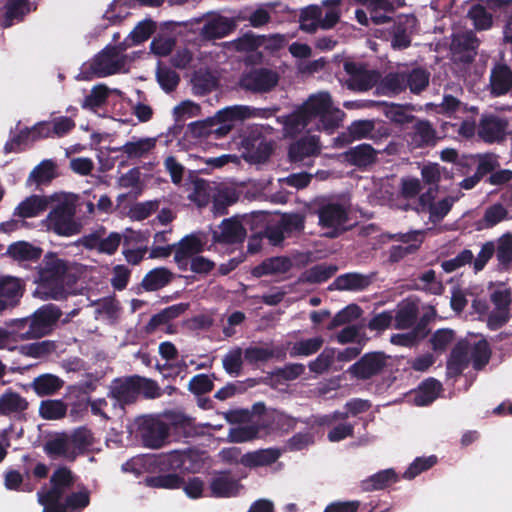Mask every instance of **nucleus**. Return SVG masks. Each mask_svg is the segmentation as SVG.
I'll use <instances>...</instances> for the list:
<instances>
[{"instance_id":"obj_60","label":"nucleus","mask_w":512,"mask_h":512,"mask_svg":"<svg viewBox=\"0 0 512 512\" xmlns=\"http://www.w3.org/2000/svg\"><path fill=\"white\" fill-rule=\"evenodd\" d=\"M435 139V131L426 121L417 122L414 126L413 142L416 146L430 144Z\"/></svg>"},{"instance_id":"obj_5","label":"nucleus","mask_w":512,"mask_h":512,"mask_svg":"<svg viewBox=\"0 0 512 512\" xmlns=\"http://www.w3.org/2000/svg\"><path fill=\"white\" fill-rule=\"evenodd\" d=\"M490 358V349L485 339L469 341L460 344L452 353L448 361L449 374H458L472 361L475 369H481Z\"/></svg>"},{"instance_id":"obj_22","label":"nucleus","mask_w":512,"mask_h":512,"mask_svg":"<svg viewBox=\"0 0 512 512\" xmlns=\"http://www.w3.org/2000/svg\"><path fill=\"white\" fill-rule=\"evenodd\" d=\"M209 489L214 497H233L239 494L242 486L229 474L219 473L212 478Z\"/></svg>"},{"instance_id":"obj_9","label":"nucleus","mask_w":512,"mask_h":512,"mask_svg":"<svg viewBox=\"0 0 512 512\" xmlns=\"http://www.w3.org/2000/svg\"><path fill=\"white\" fill-rule=\"evenodd\" d=\"M73 475L65 467L58 468L51 476V488L38 492V502L43 506V512H65L59 503L62 494L73 484Z\"/></svg>"},{"instance_id":"obj_50","label":"nucleus","mask_w":512,"mask_h":512,"mask_svg":"<svg viewBox=\"0 0 512 512\" xmlns=\"http://www.w3.org/2000/svg\"><path fill=\"white\" fill-rule=\"evenodd\" d=\"M396 481V473L392 469H386L363 481L362 485L364 490H378L395 483Z\"/></svg>"},{"instance_id":"obj_3","label":"nucleus","mask_w":512,"mask_h":512,"mask_svg":"<svg viewBox=\"0 0 512 512\" xmlns=\"http://www.w3.org/2000/svg\"><path fill=\"white\" fill-rule=\"evenodd\" d=\"M60 316L61 312L56 306L45 305L38 309L30 319H15L10 322V325L17 328L20 340L36 339L47 335Z\"/></svg>"},{"instance_id":"obj_29","label":"nucleus","mask_w":512,"mask_h":512,"mask_svg":"<svg viewBox=\"0 0 512 512\" xmlns=\"http://www.w3.org/2000/svg\"><path fill=\"white\" fill-rule=\"evenodd\" d=\"M156 142L154 137H133L118 150L129 159H138L147 156L155 148Z\"/></svg>"},{"instance_id":"obj_2","label":"nucleus","mask_w":512,"mask_h":512,"mask_svg":"<svg viewBox=\"0 0 512 512\" xmlns=\"http://www.w3.org/2000/svg\"><path fill=\"white\" fill-rule=\"evenodd\" d=\"M76 269L64 260L46 257L44 266L39 270V279L34 296L42 300L64 298L76 281Z\"/></svg>"},{"instance_id":"obj_46","label":"nucleus","mask_w":512,"mask_h":512,"mask_svg":"<svg viewBox=\"0 0 512 512\" xmlns=\"http://www.w3.org/2000/svg\"><path fill=\"white\" fill-rule=\"evenodd\" d=\"M138 389V382L134 380L117 381L114 383L111 389L112 395L119 400V404L123 408L124 404H127L134 400Z\"/></svg>"},{"instance_id":"obj_35","label":"nucleus","mask_w":512,"mask_h":512,"mask_svg":"<svg viewBox=\"0 0 512 512\" xmlns=\"http://www.w3.org/2000/svg\"><path fill=\"white\" fill-rule=\"evenodd\" d=\"M394 237L397 239V241L407 244V246L405 247L397 246L393 248L391 252V257L394 260H397L403 257L404 255L418 249V247L423 241V232L417 230L405 234H397Z\"/></svg>"},{"instance_id":"obj_21","label":"nucleus","mask_w":512,"mask_h":512,"mask_svg":"<svg viewBox=\"0 0 512 512\" xmlns=\"http://www.w3.org/2000/svg\"><path fill=\"white\" fill-rule=\"evenodd\" d=\"M321 151V145L317 136H306L294 142L289 148L290 159L301 162L308 157L316 156Z\"/></svg>"},{"instance_id":"obj_42","label":"nucleus","mask_w":512,"mask_h":512,"mask_svg":"<svg viewBox=\"0 0 512 512\" xmlns=\"http://www.w3.org/2000/svg\"><path fill=\"white\" fill-rule=\"evenodd\" d=\"M23 295V284L20 279L11 276H0V297L16 304Z\"/></svg>"},{"instance_id":"obj_61","label":"nucleus","mask_w":512,"mask_h":512,"mask_svg":"<svg viewBox=\"0 0 512 512\" xmlns=\"http://www.w3.org/2000/svg\"><path fill=\"white\" fill-rule=\"evenodd\" d=\"M201 114L200 106L190 100H185L173 109V115L177 122L197 117Z\"/></svg>"},{"instance_id":"obj_12","label":"nucleus","mask_w":512,"mask_h":512,"mask_svg":"<svg viewBox=\"0 0 512 512\" xmlns=\"http://www.w3.org/2000/svg\"><path fill=\"white\" fill-rule=\"evenodd\" d=\"M242 157L251 164L265 162L271 152L272 145L260 135L245 137L241 142Z\"/></svg>"},{"instance_id":"obj_52","label":"nucleus","mask_w":512,"mask_h":512,"mask_svg":"<svg viewBox=\"0 0 512 512\" xmlns=\"http://www.w3.org/2000/svg\"><path fill=\"white\" fill-rule=\"evenodd\" d=\"M109 92L108 87L103 84L94 86L83 100L82 108L95 111L106 102Z\"/></svg>"},{"instance_id":"obj_24","label":"nucleus","mask_w":512,"mask_h":512,"mask_svg":"<svg viewBox=\"0 0 512 512\" xmlns=\"http://www.w3.org/2000/svg\"><path fill=\"white\" fill-rule=\"evenodd\" d=\"M49 205V199L45 196L32 195L21 201L14 209L13 216L21 219L37 217L45 211Z\"/></svg>"},{"instance_id":"obj_38","label":"nucleus","mask_w":512,"mask_h":512,"mask_svg":"<svg viewBox=\"0 0 512 512\" xmlns=\"http://www.w3.org/2000/svg\"><path fill=\"white\" fill-rule=\"evenodd\" d=\"M441 391V384L435 379L424 381L414 394V403L417 406H426L432 403Z\"/></svg>"},{"instance_id":"obj_8","label":"nucleus","mask_w":512,"mask_h":512,"mask_svg":"<svg viewBox=\"0 0 512 512\" xmlns=\"http://www.w3.org/2000/svg\"><path fill=\"white\" fill-rule=\"evenodd\" d=\"M317 214L319 226L324 236L337 237L350 227L348 209L338 202L323 203Z\"/></svg>"},{"instance_id":"obj_36","label":"nucleus","mask_w":512,"mask_h":512,"mask_svg":"<svg viewBox=\"0 0 512 512\" xmlns=\"http://www.w3.org/2000/svg\"><path fill=\"white\" fill-rule=\"evenodd\" d=\"M28 401L20 394L11 390L0 396V415L22 413L28 408Z\"/></svg>"},{"instance_id":"obj_7","label":"nucleus","mask_w":512,"mask_h":512,"mask_svg":"<svg viewBox=\"0 0 512 512\" xmlns=\"http://www.w3.org/2000/svg\"><path fill=\"white\" fill-rule=\"evenodd\" d=\"M262 218V214L253 213L223 220L219 229L213 232V239L216 242L229 244L241 242L245 239L248 228L251 230L259 228Z\"/></svg>"},{"instance_id":"obj_39","label":"nucleus","mask_w":512,"mask_h":512,"mask_svg":"<svg viewBox=\"0 0 512 512\" xmlns=\"http://www.w3.org/2000/svg\"><path fill=\"white\" fill-rule=\"evenodd\" d=\"M45 451L52 457H64L67 459H74L76 457V450L73 449L69 436L56 437L45 445Z\"/></svg>"},{"instance_id":"obj_54","label":"nucleus","mask_w":512,"mask_h":512,"mask_svg":"<svg viewBox=\"0 0 512 512\" xmlns=\"http://www.w3.org/2000/svg\"><path fill=\"white\" fill-rule=\"evenodd\" d=\"M261 431L262 428L260 423L258 425H243L232 428L228 437L231 442H247L259 437Z\"/></svg>"},{"instance_id":"obj_41","label":"nucleus","mask_w":512,"mask_h":512,"mask_svg":"<svg viewBox=\"0 0 512 512\" xmlns=\"http://www.w3.org/2000/svg\"><path fill=\"white\" fill-rule=\"evenodd\" d=\"M52 130L51 121H41L31 128L22 130L17 137V141L18 143H22L26 141H37L44 138H54Z\"/></svg>"},{"instance_id":"obj_11","label":"nucleus","mask_w":512,"mask_h":512,"mask_svg":"<svg viewBox=\"0 0 512 512\" xmlns=\"http://www.w3.org/2000/svg\"><path fill=\"white\" fill-rule=\"evenodd\" d=\"M344 69L348 75L345 85L354 91H366L378 80V75L367 70L363 65L354 62H345Z\"/></svg>"},{"instance_id":"obj_64","label":"nucleus","mask_w":512,"mask_h":512,"mask_svg":"<svg viewBox=\"0 0 512 512\" xmlns=\"http://www.w3.org/2000/svg\"><path fill=\"white\" fill-rule=\"evenodd\" d=\"M469 18L477 29L485 30L492 25V16L481 5L473 6L469 11Z\"/></svg>"},{"instance_id":"obj_6","label":"nucleus","mask_w":512,"mask_h":512,"mask_svg":"<svg viewBox=\"0 0 512 512\" xmlns=\"http://www.w3.org/2000/svg\"><path fill=\"white\" fill-rule=\"evenodd\" d=\"M124 64L125 57L122 54V50L118 47H108L84 66V69L79 74V78L88 80L93 77H105L115 74L122 70Z\"/></svg>"},{"instance_id":"obj_57","label":"nucleus","mask_w":512,"mask_h":512,"mask_svg":"<svg viewBox=\"0 0 512 512\" xmlns=\"http://www.w3.org/2000/svg\"><path fill=\"white\" fill-rule=\"evenodd\" d=\"M322 345L323 339L321 337L300 340L294 343L290 353L292 356H309L317 352Z\"/></svg>"},{"instance_id":"obj_45","label":"nucleus","mask_w":512,"mask_h":512,"mask_svg":"<svg viewBox=\"0 0 512 512\" xmlns=\"http://www.w3.org/2000/svg\"><path fill=\"white\" fill-rule=\"evenodd\" d=\"M171 276L172 274L167 268H155L143 278L142 286L148 291L158 290L170 282Z\"/></svg>"},{"instance_id":"obj_31","label":"nucleus","mask_w":512,"mask_h":512,"mask_svg":"<svg viewBox=\"0 0 512 512\" xmlns=\"http://www.w3.org/2000/svg\"><path fill=\"white\" fill-rule=\"evenodd\" d=\"M91 411L94 415L101 416L104 419H110L114 416H120L122 407L112 393L107 398L92 400L89 402Z\"/></svg>"},{"instance_id":"obj_28","label":"nucleus","mask_w":512,"mask_h":512,"mask_svg":"<svg viewBox=\"0 0 512 512\" xmlns=\"http://www.w3.org/2000/svg\"><path fill=\"white\" fill-rule=\"evenodd\" d=\"M512 88V70L504 64L496 65L490 74L491 93L500 96Z\"/></svg>"},{"instance_id":"obj_34","label":"nucleus","mask_w":512,"mask_h":512,"mask_svg":"<svg viewBox=\"0 0 512 512\" xmlns=\"http://www.w3.org/2000/svg\"><path fill=\"white\" fill-rule=\"evenodd\" d=\"M291 260L287 257H273L263 261L252 270L255 277L275 275L287 272L291 268Z\"/></svg>"},{"instance_id":"obj_63","label":"nucleus","mask_w":512,"mask_h":512,"mask_svg":"<svg viewBox=\"0 0 512 512\" xmlns=\"http://www.w3.org/2000/svg\"><path fill=\"white\" fill-rule=\"evenodd\" d=\"M89 500V492L87 490H81L69 495L65 500V504H61V506L65 508V512L80 511L88 506Z\"/></svg>"},{"instance_id":"obj_33","label":"nucleus","mask_w":512,"mask_h":512,"mask_svg":"<svg viewBox=\"0 0 512 512\" xmlns=\"http://www.w3.org/2000/svg\"><path fill=\"white\" fill-rule=\"evenodd\" d=\"M42 250L26 241H17L9 245L7 254L15 261L27 262L40 258Z\"/></svg>"},{"instance_id":"obj_37","label":"nucleus","mask_w":512,"mask_h":512,"mask_svg":"<svg viewBox=\"0 0 512 512\" xmlns=\"http://www.w3.org/2000/svg\"><path fill=\"white\" fill-rule=\"evenodd\" d=\"M64 385L62 379L53 374H42L36 377L31 387L38 396H47L56 393Z\"/></svg>"},{"instance_id":"obj_15","label":"nucleus","mask_w":512,"mask_h":512,"mask_svg":"<svg viewBox=\"0 0 512 512\" xmlns=\"http://www.w3.org/2000/svg\"><path fill=\"white\" fill-rule=\"evenodd\" d=\"M277 82L276 72L268 69H255L242 76L240 85L253 92H266L272 89Z\"/></svg>"},{"instance_id":"obj_27","label":"nucleus","mask_w":512,"mask_h":512,"mask_svg":"<svg viewBox=\"0 0 512 512\" xmlns=\"http://www.w3.org/2000/svg\"><path fill=\"white\" fill-rule=\"evenodd\" d=\"M280 456L281 451L279 449L266 448L246 453L241 456L239 461L245 467L257 468L273 464Z\"/></svg>"},{"instance_id":"obj_47","label":"nucleus","mask_w":512,"mask_h":512,"mask_svg":"<svg viewBox=\"0 0 512 512\" xmlns=\"http://www.w3.org/2000/svg\"><path fill=\"white\" fill-rule=\"evenodd\" d=\"M417 306L413 302H403L398 306V310L395 315L396 329H407L410 328L416 319Z\"/></svg>"},{"instance_id":"obj_49","label":"nucleus","mask_w":512,"mask_h":512,"mask_svg":"<svg viewBox=\"0 0 512 512\" xmlns=\"http://www.w3.org/2000/svg\"><path fill=\"white\" fill-rule=\"evenodd\" d=\"M346 159L357 166H366L375 159L374 149L370 145H359L345 154Z\"/></svg>"},{"instance_id":"obj_59","label":"nucleus","mask_w":512,"mask_h":512,"mask_svg":"<svg viewBox=\"0 0 512 512\" xmlns=\"http://www.w3.org/2000/svg\"><path fill=\"white\" fill-rule=\"evenodd\" d=\"M56 176L55 164L50 160L42 161L33 169L30 179L37 184L49 182Z\"/></svg>"},{"instance_id":"obj_62","label":"nucleus","mask_w":512,"mask_h":512,"mask_svg":"<svg viewBox=\"0 0 512 512\" xmlns=\"http://www.w3.org/2000/svg\"><path fill=\"white\" fill-rule=\"evenodd\" d=\"M418 289L425 290L432 294H441L444 287L442 283L436 279L435 272L428 270L419 276L418 282L416 283Z\"/></svg>"},{"instance_id":"obj_43","label":"nucleus","mask_w":512,"mask_h":512,"mask_svg":"<svg viewBox=\"0 0 512 512\" xmlns=\"http://www.w3.org/2000/svg\"><path fill=\"white\" fill-rule=\"evenodd\" d=\"M30 8L25 0H9L3 12L1 25L3 27L11 26L15 21H19Z\"/></svg>"},{"instance_id":"obj_58","label":"nucleus","mask_w":512,"mask_h":512,"mask_svg":"<svg viewBox=\"0 0 512 512\" xmlns=\"http://www.w3.org/2000/svg\"><path fill=\"white\" fill-rule=\"evenodd\" d=\"M490 299L494 305V309L510 310V304L512 301L511 291L504 284L493 285Z\"/></svg>"},{"instance_id":"obj_13","label":"nucleus","mask_w":512,"mask_h":512,"mask_svg":"<svg viewBox=\"0 0 512 512\" xmlns=\"http://www.w3.org/2000/svg\"><path fill=\"white\" fill-rule=\"evenodd\" d=\"M122 240L121 234L112 232L104 237V231H96L83 236L79 242L82 246L90 250H96L99 253L112 255L114 254Z\"/></svg>"},{"instance_id":"obj_44","label":"nucleus","mask_w":512,"mask_h":512,"mask_svg":"<svg viewBox=\"0 0 512 512\" xmlns=\"http://www.w3.org/2000/svg\"><path fill=\"white\" fill-rule=\"evenodd\" d=\"M324 10L317 5H311L302 10L300 16V27L308 33L315 32L318 28H322L321 16Z\"/></svg>"},{"instance_id":"obj_26","label":"nucleus","mask_w":512,"mask_h":512,"mask_svg":"<svg viewBox=\"0 0 512 512\" xmlns=\"http://www.w3.org/2000/svg\"><path fill=\"white\" fill-rule=\"evenodd\" d=\"M260 424L266 434L287 432L295 426V420L280 411L273 410L263 415Z\"/></svg>"},{"instance_id":"obj_16","label":"nucleus","mask_w":512,"mask_h":512,"mask_svg":"<svg viewBox=\"0 0 512 512\" xmlns=\"http://www.w3.org/2000/svg\"><path fill=\"white\" fill-rule=\"evenodd\" d=\"M347 413L335 412L330 415H324L317 419V423L322 426L331 427L327 437L331 442H339L353 433V425L344 421Z\"/></svg>"},{"instance_id":"obj_1","label":"nucleus","mask_w":512,"mask_h":512,"mask_svg":"<svg viewBox=\"0 0 512 512\" xmlns=\"http://www.w3.org/2000/svg\"><path fill=\"white\" fill-rule=\"evenodd\" d=\"M344 113L333 106L328 92L311 95L297 110L283 120L284 133L294 136L302 130H323L331 134L343 120Z\"/></svg>"},{"instance_id":"obj_32","label":"nucleus","mask_w":512,"mask_h":512,"mask_svg":"<svg viewBox=\"0 0 512 512\" xmlns=\"http://www.w3.org/2000/svg\"><path fill=\"white\" fill-rule=\"evenodd\" d=\"M155 463L161 470H193L191 463V455L185 452L173 451L169 454L162 455L155 459Z\"/></svg>"},{"instance_id":"obj_19","label":"nucleus","mask_w":512,"mask_h":512,"mask_svg":"<svg viewBox=\"0 0 512 512\" xmlns=\"http://www.w3.org/2000/svg\"><path fill=\"white\" fill-rule=\"evenodd\" d=\"M235 27L236 23L233 19L212 15L207 18L200 34L205 39H217L227 36Z\"/></svg>"},{"instance_id":"obj_53","label":"nucleus","mask_w":512,"mask_h":512,"mask_svg":"<svg viewBox=\"0 0 512 512\" xmlns=\"http://www.w3.org/2000/svg\"><path fill=\"white\" fill-rule=\"evenodd\" d=\"M370 283L368 277L357 273H349L336 279V286L341 290H362Z\"/></svg>"},{"instance_id":"obj_30","label":"nucleus","mask_w":512,"mask_h":512,"mask_svg":"<svg viewBox=\"0 0 512 512\" xmlns=\"http://www.w3.org/2000/svg\"><path fill=\"white\" fill-rule=\"evenodd\" d=\"M417 20L412 15L399 17L391 45L395 49H403L410 45V33L416 28Z\"/></svg>"},{"instance_id":"obj_51","label":"nucleus","mask_w":512,"mask_h":512,"mask_svg":"<svg viewBox=\"0 0 512 512\" xmlns=\"http://www.w3.org/2000/svg\"><path fill=\"white\" fill-rule=\"evenodd\" d=\"M67 405L62 400H45L39 406L40 416L47 420H57L65 416Z\"/></svg>"},{"instance_id":"obj_56","label":"nucleus","mask_w":512,"mask_h":512,"mask_svg":"<svg viewBox=\"0 0 512 512\" xmlns=\"http://www.w3.org/2000/svg\"><path fill=\"white\" fill-rule=\"evenodd\" d=\"M421 176L427 184H437L440 180L451 179L452 174L444 167L437 163H431L423 166L421 169Z\"/></svg>"},{"instance_id":"obj_40","label":"nucleus","mask_w":512,"mask_h":512,"mask_svg":"<svg viewBox=\"0 0 512 512\" xmlns=\"http://www.w3.org/2000/svg\"><path fill=\"white\" fill-rule=\"evenodd\" d=\"M493 242L499 267L504 270L508 269L512 263V234L504 233Z\"/></svg>"},{"instance_id":"obj_14","label":"nucleus","mask_w":512,"mask_h":512,"mask_svg":"<svg viewBox=\"0 0 512 512\" xmlns=\"http://www.w3.org/2000/svg\"><path fill=\"white\" fill-rule=\"evenodd\" d=\"M508 121L494 114L483 115L477 129L478 136L485 142L493 143L504 139Z\"/></svg>"},{"instance_id":"obj_20","label":"nucleus","mask_w":512,"mask_h":512,"mask_svg":"<svg viewBox=\"0 0 512 512\" xmlns=\"http://www.w3.org/2000/svg\"><path fill=\"white\" fill-rule=\"evenodd\" d=\"M261 111L252 109L249 106H230L218 111L212 119L214 124H229L232 129L236 121L245 120L251 117H260Z\"/></svg>"},{"instance_id":"obj_10","label":"nucleus","mask_w":512,"mask_h":512,"mask_svg":"<svg viewBox=\"0 0 512 512\" xmlns=\"http://www.w3.org/2000/svg\"><path fill=\"white\" fill-rule=\"evenodd\" d=\"M138 431L144 446L156 449L166 443L169 426L159 417L145 416L138 421Z\"/></svg>"},{"instance_id":"obj_18","label":"nucleus","mask_w":512,"mask_h":512,"mask_svg":"<svg viewBox=\"0 0 512 512\" xmlns=\"http://www.w3.org/2000/svg\"><path fill=\"white\" fill-rule=\"evenodd\" d=\"M204 240L198 234H190L173 245L175 250L174 259L180 267L187 265L189 258L203 250Z\"/></svg>"},{"instance_id":"obj_48","label":"nucleus","mask_w":512,"mask_h":512,"mask_svg":"<svg viewBox=\"0 0 512 512\" xmlns=\"http://www.w3.org/2000/svg\"><path fill=\"white\" fill-rule=\"evenodd\" d=\"M507 209L499 203L486 208L482 219L479 221V229H488L496 226L507 218Z\"/></svg>"},{"instance_id":"obj_17","label":"nucleus","mask_w":512,"mask_h":512,"mask_svg":"<svg viewBox=\"0 0 512 512\" xmlns=\"http://www.w3.org/2000/svg\"><path fill=\"white\" fill-rule=\"evenodd\" d=\"M387 357L380 352L366 354L349 368L356 378L367 379L377 374L386 365Z\"/></svg>"},{"instance_id":"obj_23","label":"nucleus","mask_w":512,"mask_h":512,"mask_svg":"<svg viewBox=\"0 0 512 512\" xmlns=\"http://www.w3.org/2000/svg\"><path fill=\"white\" fill-rule=\"evenodd\" d=\"M477 46V39L472 32L453 35L451 50L456 59L460 61L472 60Z\"/></svg>"},{"instance_id":"obj_4","label":"nucleus","mask_w":512,"mask_h":512,"mask_svg":"<svg viewBox=\"0 0 512 512\" xmlns=\"http://www.w3.org/2000/svg\"><path fill=\"white\" fill-rule=\"evenodd\" d=\"M60 201L47 217L42 221V225L47 231L53 232L59 236H73L81 230V225L74 219L75 208L73 202L65 194L52 197Z\"/></svg>"},{"instance_id":"obj_25","label":"nucleus","mask_w":512,"mask_h":512,"mask_svg":"<svg viewBox=\"0 0 512 512\" xmlns=\"http://www.w3.org/2000/svg\"><path fill=\"white\" fill-rule=\"evenodd\" d=\"M458 198L447 196L435 203H431L432 196L430 193L422 194L419 197V202L422 210L428 208L430 219L434 222L442 220L451 210L454 202Z\"/></svg>"},{"instance_id":"obj_55","label":"nucleus","mask_w":512,"mask_h":512,"mask_svg":"<svg viewBox=\"0 0 512 512\" xmlns=\"http://www.w3.org/2000/svg\"><path fill=\"white\" fill-rule=\"evenodd\" d=\"M340 0H324L322 5L319 6L324 10L323 16H321L322 29L332 28L340 18V11L338 5Z\"/></svg>"}]
</instances>
